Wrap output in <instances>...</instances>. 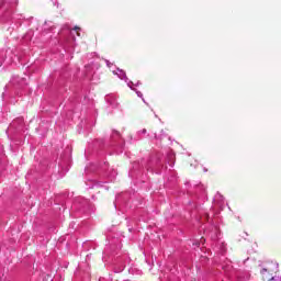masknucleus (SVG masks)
Wrapping results in <instances>:
<instances>
[{
    "label": "nucleus",
    "mask_w": 281,
    "mask_h": 281,
    "mask_svg": "<svg viewBox=\"0 0 281 281\" xmlns=\"http://www.w3.org/2000/svg\"><path fill=\"white\" fill-rule=\"evenodd\" d=\"M116 76L121 79V80H128V77H126V71L122 70V69H117L116 70Z\"/></svg>",
    "instance_id": "obj_1"
},
{
    "label": "nucleus",
    "mask_w": 281,
    "mask_h": 281,
    "mask_svg": "<svg viewBox=\"0 0 281 281\" xmlns=\"http://www.w3.org/2000/svg\"><path fill=\"white\" fill-rule=\"evenodd\" d=\"M139 85H142V82L137 81L136 85H134L135 87H139Z\"/></svg>",
    "instance_id": "obj_6"
},
{
    "label": "nucleus",
    "mask_w": 281,
    "mask_h": 281,
    "mask_svg": "<svg viewBox=\"0 0 281 281\" xmlns=\"http://www.w3.org/2000/svg\"><path fill=\"white\" fill-rule=\"evenodd\" d=\"M146 133H147L146 128L138 131V135H146Z\"/></svg>",
    "instance_id": "obj_4"
},
{
    "label": "nucleus",
    "mask_w": 281,
    "mask_h": 281,
    "mask_svg": "<svg viewBox=\"0 0 281 281\" xmlns=\"http://www.w3.org/2000/svg\"><path fill=\"white\" fill-rule=\"evenodd\" d=\"M132 85H134L133 81H130V82H128V87H130L133 91L136 92V94L138 95V98H144V94L142 93V91L134 89Z\"/></svg>",
    "instance_id": "obj_2"
},
{
    "label": "nucleus",
    "mask_w": 281,
    "mask_h": 281,
    "mask_svg": "<svg viewBox=\"0 0 281 281\" xmlns=\"http://www.w3.org/2000/svg\"><path fill=\"white\" fill-rule=\"evenodd\" d=\"M114 133L117 135V137H120V132H117V131H114Z\"/></svg>",
    "instance_id": "obj_8"
},
{
    "label": "nucleus",
    "mask_w": 281,
    "mask_h": 281,
    "mask_svg": "<svg viewBox=\"0 0 281 281\" xmlns=\"http://www.w3.org/2000/svg\"><path fill=\"white\" fill-rule=\"evenodd\" d=\"M0 67H3V61L0 60Z\"/></svg>",
    "instance_id": "obj_9"
},
{
    "label": "nucleus",
    "mask_w": 281,
    "mask_h": 281,
    "mask_svg": "<svg viewBox=\"0 0 281 281\" xmlns=\"http://www.w3.org/2000/svg\"><path fill=\"white\" fill-rule=\"evenodd\" d=\"M266 271H267V268H263V269L261 270V273H266Z\"/></svg>",
    "instance_id": "obj_7"
},
{
    "label": "nucleus",
    "mask_w": 281,
    "mask_h": 281,
    "mask_svg": "<svg viewBox=\"0 0 281 281\" xmlns=\"http://www.w3.org/2000/svg\"><path fill=\"white\" fill-rule=\"evenodd\" d=\"M269 281H281V277H272Z\"/></svg>",
    "instance_id": "obj_3"
},
{
    "label": "nucleus",
    "mask_w": 281,
    "mask_h": 281,
    "mask_svg": "<svg viewBox=\"0 0 281 281\" xmlns=\"http://www.w3.org/2000/svg\"><path fill=\"white\" fill-rule=\"evenodd\" d=\"M13 5H19V0H9Z\"/></svg>",
    "instance_id": "obj_5"
}]
</instances>
